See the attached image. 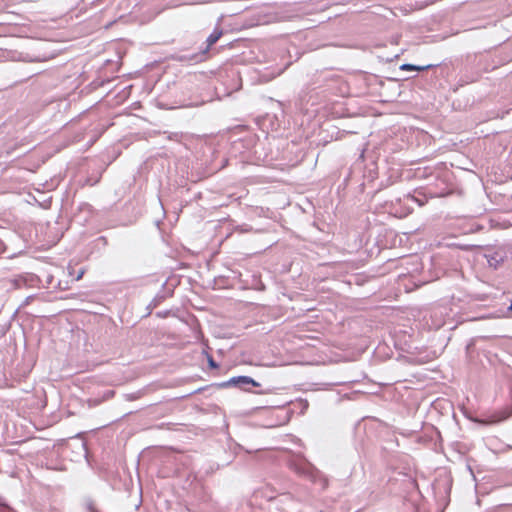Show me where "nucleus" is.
<instances>
[{
    "label": "nucleus",
    "instance_id": "obj_4",
    "mask_svg": "<svg viewBox=\"0 0 512 512\" xmlns=\"http://www.w3.org/2000/svg\"><path fill=\"white\" fill-rule=\"evenodd\" d=\"M508 309H509L510 311H512V304L509 306V308H508Z\"/></svg>",
    "mask_w": 512,
    "mask_h": 512
},
{
    "label": "nucleus",
    "instance_id": "obj_3",
    "mask_svg": "<svg viewBox=\"0 0 512 512\" xmlns=\"http://www.w3.org/2000/svg\"><path fill=\"white\" fill-rule=\"evenodd\" d=\"M433 65H426V66H416V65H412V64H403L401 66V70H406V71H423V70H426V69H429L431 68Z\"/></svg>",
    "mask_w": 512,
    "mask_h": 512
},
{
    "label": "nucleus",
    "instance_id": "obj_1",
    "mask_svg": "<svg viewBox=\"0 0 512 512\" xmlns=\"http://www.w3.org/2000/svg\"><path fill=\"white\" fill-rule=\"evenodd\" d=\"M223 32L221 29H216L213 31V33H211L209 35V37L207 38V46L205 48V50L203 51V54H206L208 53V51L210 50V48L221 38Z\"/></svg>",
    "mask_w": 512,
    "mask_h": 512
},
{
    "label": "nucleus",
    "instance_id": "obj_2",
    "mask_svg": "<svg viewBox=\"0 0 512 512\" xmlns=\"http://www.w3.org/2000/svg\"><path fill=\"white\" fill-rule=\"evenodd\" d=\"M229 383L231 384H240V383H243V384H251L252 386L254 387H258L260 386V384L255 381L254 379H252L251 377H248V376H238V377H233Z\"/></svg>",
    "mask_w": 512,
    "mask_h": 512
}]
</instances>
